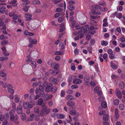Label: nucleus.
I'll use <instances>...</instances> for the list:
<instances>
[{"mask_svg":"<svg viewBox=\"0 0 125 125\" xmlns=\"http://www.w3.org/2000/svg\"><path fill=\"white\" fill-rule=\"evenodd\" d=\"M50 111V109H48L46 106H44L42 107V109L38 113V115L41 116L43 114H47L49 113Z\"/></svg>","mask_w":125,"mask_h":125,"instance_id":"nucleus-1","label":"nucleus"},{"mask_svg":"<svg viewBox=\"0 0 125 125\" xmlns=\"http://www.w3.org/2000/svg\"><path fill=\"white\" fill-rule=\"evenodd\" d=\"M53 97V95L52 94H49L48 93L45 94L43 96V99L44 100H47L51 99Z\"/></svg>","mask_w":125,"mask_h":125,"instance_id":"nucleus-2","label":"nucleus"},{"mask_svg":"<svg viewBox=\"0 0 125 125\" xmlns=\"http://www.w3.org/2000/svg\"><path fill=\"white\" fill-rule=\"evenodd\" d=\"M115 93L119 99H121L122 98V95L120 90L118 89H116Z\"/></svg>","mask_w":125,"mask_h":125,"instance_id":"nucleus-3","label":"nucleus"},{"mask_svg":"<svg viewBox=\"0 0 125 125\" xmlns=\"http://www.w3.org/2000/svg\"><path fill=\"white\" fill-rule=\"evenodd\" d=\"M70 114L72 115H76V116H78L80 115L79 112H77L76 110H71L70 112Z\"/></svg>","mask_w":125,"mask_h":125,"instance_id":"nucleus-4","label":"nucleus"},{"mask_svg":"<svg viewBox=\"0 0 125 125\" xmlns=\"http://www.w3.org/2000/svg\"><path fill=\"white\" fill-rule=\"evenodd\" d=\"M43 84L45 88H50L52 86V83H48L46 81H44L43 83Z\"/></svg>","mask_w":125,"mask_h":125,"instance_id":"nucleus-5","label":"nucleus"},{"mask_svg":"<svg viewBox=\"0 0 125 125\" xmlns=\"http://www.w3.org/2000/svg\"><path fill=\"white\" fill-rule=\"evenodd\" d=\"M51 66L52 68H53L54 69L56 70L58 69V68L59 66V64L58 63L53 62L51 64Z\"/></svg>","mask_w":125,"mask_h":125,"instance_id":"nucleus-6","label":"nucleus"},{"mask_svg":"<svg viewBox=\"0 0 125 125\" xmlns=\"http://www.w3.org/2000/svg\"><path fill=\"white\" fill-rule=\"evenodd\" d=\"M1 49L2 51V53L3 55L6 56L9 55V53L6 52V48L4 46H2L1 48Z\"/></svg>","mask_w":125,"mask_h":125,"instance_id":"nucleus-7","label":"nucleus"},{"mask_svg":"<svg viewBox=\"0 0 125 125\" xmlns=\"http://www.w3.org/2000/svg\"><path fill=\"white\" fill-rule=\"evenodd\" d=\"M82 82V80L79 79H75L73 81V82L74 84H79Z\"/></svg>","mask_w":125,"mask_h":125,"instance_id":"nucleus-8","label":"nucleus"},{"mask_svg":"<svg viewBox=\"0 0 125 125\" xmlns=\"http://www.w3.org/2000/svg\"><path fill=\"white\" fill-rule=\"evenodd\" d=\"M40 111H41V110H40L39 107L38 106L35 107L34 108V111L36 113L37 116H40L38 115V113L40 112Z\"/></svg>","mask_w":125,"mask_h":125,"instance_id":"nucleus-9","label":"nucleus"},{"mask_svg":"<svg viewBox=\"0 0 125 125\" xmlns=\"http://www.w3.org/2000/svg\"><path fill=\"white\" fill-rule=\"evenodd\" d=\"M32 16L31 15L29 14H26L25 16V17L26 18L25 20L26 21H28L29 20L31 19Z\"/></svg>","mask_w":125,"mask_h":125,"instance_id":"nucleus-10","label":"nucleus"},{"mask_svg":"<svg viewBox=\"0 0 125 125\" xmlns=\"http://www.w3.org/2000/svg\"><path fill=\"white\" fill-rule=\"evenodd\" d=\"M115 115L116 117V119L115 120H116L119 117V115L118 113V110L116 108L115 110Z\"/></svg>","mask_w":125,"mask_h":125,"instance_id":"nucleus-11","label":"nucleus"},{"mask_svg":"<svg viewBox=\"0 0 125 125\" xmlns=\"http://www.w3.org/2000/svg\"><path fill=\"white\" fill-rule=\"evenodd\" d=\"M17 113L19 114H20L22 112V107L21 106H18L17 108Z\"/></svg>","mask_w":125,"mask_h":125,"instance_id":"nucleus-12","label":"nucleus"},{"mask_svg":"<svg viewBox=\"0 0 125 125\" xmlns=\"http://www.w3.org/2000/svg\"><path fill=\"white\" fill-rule=\"evenodd\" d=\"M14 101L16 103H18L20 101V98L19 96L17 94L14 95Z\"/></svg>","mask_w":125,"mask_h":125,"instance_id":"nucleus-13","label":"nucleus"},{"mask_svg":"<svg viewBox=\"0 0 125 125\" xmlns=\"http://www.w3.org/2000/svg\"><path fill=\"white\" fill-rule=\"evenodd\" d=\"M66 100L68 101H71L74 99L73 97L70 95H67L66 98Z\"/></svg>","mask_w":125,"mask_h":125,"instance_id":"nucleus-14","label":"nucleus"},{"mask_svg":"<svg viewBox=\"0 0 125 125\" xmlns=\"http://www.w3.org/2000/svg\"><path fill=\"white\" fill-rule=\"evenodd\" d=\"M29 41L31 43L34 44H36L37 42V41L36 39L33 40L31 38L29 39Z\"/></svg>","mask_w":125,"mask_h":125,"instance_id":"nucleus-15","label":"nucleus"},{"mask_svg":"<svg viewBox=\"0 0 125 125\" xmlns=\"http://www.w3.org/2000/svg\"><path fill=\"white\" fill-rule=\"evenodd\" d=\"M92 8L94 9L99 10L101 11L102 7L100 6L97 5H93L92 6Z\"/></svg>","mask_w":125,"mask_h":125,"instance_id":"nucleus-16","label":"nucleus"},{"mask_svg":"<svg viewBox=\"0 0 125 125\" xmlns=\"http://www.w3.org/2000/svg\"><path fill=\"white\" fill-rule=\"evenodd\" d=\"M111 67L114 69H116L118 67L116 65L111 62Z\"/></svg>","mask_w":125,"mask_h":125,"instance_id":"nucleus-17","label":"nucleus"},{"mask_svg":"<svg viewBox=\"0 0 125 125\" xmlns=\"http://www.w3.org/2000/svg\"><path fill=\"white\" fill-rule=\"evenodd\" d=\"M43 102V99L41 98H39L38 101V104L39 105H41Z\"/></svg>","mask_w":125,"mask_h":125,"instance_id":"nucleus-18","label":"nucleus"},{"mask_svg":"<svg viewBox=\"0 0 125 125\" xmlns=\"http://www.w3.org/2000/svg\"><path fill=\"white\" fill-rule=\"evenodd\" d=\"M109 118V116L108 115L105 114L103 116V119L104 121H106L108 120Z\"/></svg>","mask_w":125,"mask_h":125,"instance_id":"nucleus-19","label":"nucleus"},{"mask_svg":"<svg viewBox=\"0 0 125 125\" xmlns=\"http://www.w3.org/2000/svg\"><path fill=\"white\" fill-rule=\"evenodd\" d=\"M125 87V84L124 82H121L120 83L119 86V88L121 89H123Z\"/></svg>","mask_w":125,"mask_h":125,"instance_id":"nucleus-20","label":"nucleus"},{"mask_svg":"<svg viewBox=\"0 0 125 125\" xmlns=\"http://www.w3.org/2000/svg\"><path fill=\"white\" fill-rule=\"evenodd\" d=\"M59 81L58 79L56 78H54L52 80V82L54 84H56L58 83Z\"/></svg>","mask_w":125,"mask_h":125,"instance_id":"nucleus-21","label":"nucleus"},{"mask_svg":"<svg viewBox=\"0 0 125 125\" xmlns=\"http://www.w3.org/2000/svg\"><path fill=\"white\" fill-rule=\"evenodd\" d=\"M61 28L60 30V32H62L63 31L65 30V27L64 26V24H62L60 25Z\"/></svg>","mask_w":125,"mask_h":125,"instance_id":"nucleus-22","label":"nucleus"},{"mask_svg":"<svg viewBox=\"0 0 125 125\" xmlns=\"http://www.w3.org/2000/svg\"><path fill=\"white\" fill-rule=\"evenodd\" d=\"M6 10V8L4 6H2L0 9V11L1 13L2 14L4 13L5 11Z\"/></svg>","mask_w":125,"mask_h":125,"instance_id":"nucleus-23","label":"nucleus"},{"mask_svg":"<svg viewBox=\"0 0 125 125\" xmlns=\"http://www.w3.org/2000/svg\"><path fill=\"white\" fill-rule=\"evenodd\" d=\"M108 43L107 41L102 40L101 42V45L103 46H106L108 44Z\"/></svg>","mask_w":125,"mask_h":125,"instance_id":"nucleus-24","label":"nucleus"},{"mask_svg":"<svg viewBox=\"0 0 125 125\" xmlns=\"http://www.w3.org/2000/svg\"><path fill=\"white\" fill-rule=\"evenodd\" d=\"M67 104L70 106H73L75 104V103L73 102H68L67 103Z\"/></svg>","mask_w":125,"mask_h":125,"instance_id":"nucleus-25","label":"nucleus"},{"mask_svg":"<svg viewBox=\"0 0 125 125\" xmlns=\"http://www.w3.org/2000/svg\"><path fill=\"white\" fill-rule=\"evenodd\" d=\"M57 88L56 87L54 86L52 87L51 90V92L52 94H54L56 92Z\"/></svg>","mask_w":125,"mask_h":125,"instance_id":"nucleus-26","label":"nucleus"},{"mask_svg":"<svg viewBox=\"0 0 125 125\" xmlns=\"http://www.w3.org/2000/svg\"><path fill=\"white\" fill-rule=\"evenodd\" d=\"M32 3L33 4H40V2L38 0H34L32 2Z\"/></svg>","mask_w":125,"mask_h":125,"instance_id":"nucleus-27","label":"nucleus"},{"mask_svg":"<svg viewBox=\"0 0 125 125\" xmlns=\"http://www.w3.org/2000/svg\"><path fill=\"white\" fill-rule=\"evenodd\" d=\"M83 31L82 30L79 31L78 32V33L80 35V38H82L83 37L84 35L83 33Z\"/></svg>","mask_w":125,"mask_h":125,"instance_id":"nucleus-28","label":"nucleus"},{"mask_svg":"<svg viewBox=\"0 0 125 125\" xmlns=\"http://www.w3.org/2000/svg\"><path fill=\"white\" fill-rule=\"evenodd\" d=\"M21 117L22 120L24 121L26 119V116L25 114L23 113H22L21 115Z\"/></svg>","mask_w":125,"mask_h":125,"instance_id":"nucleus-29","label":"nucleus"},{"mask_svg":"<svg viewBox=\"0 0 125 125\" xmlns=\"http://www.w3.org/2000/svg\"><path fill=\"white\" fill-rule=\"evenodd\" d=\"M65 95V91L63 90H62L60 93V96L62 98L64 97Z\"/></svg>","mask_w":125,"mask_h":125,"instance_id":"nucleus-30","label":"nucleus"},{"mask_svg":"<svg viewBox=\"0 0 125 125\" xmlns=\"http://www.w3.org/2000/svg\"><path fill=\"white\" fill-rule=\"evenodd\" d=\"M119 102V100L118 99H115L113 101V104L115 105H117Z\"/></svg>","mask_w":125,"mask_h":125,"instance_id":"nucleus-31","label":"nucleus"},{"mask_svg":"<svg viewBox=\"0 0 125 125\" xmlns=\"http://www.w3.org/2000/svg\"><path fill=\"white\" fill-rule=\"evenodd\" d=\"M59 72V70L58 69L56 70V71H54L52 72V74L53 75H57L58 74Z\"/></svg>","mask_w":125,"mask_h":125,"instance_id":"nucleus-32","label":"nucleus"},{"mask_svg":"<svg viewBox=\"0 0 125 125\" xmlns=\"http://www.w3.org/2000/svg\"><path fill=\"white\" fill-rule=\"evenodd\" d=\"M101 105L104 108H106L107 106V104L105 101H103L102 102Z\"/></svg>","mask_w":125,"mask_h":125,"instance_id":"nucleus-33","label":"nucleus"},{"mask_svg":"<svg viewBox=\"0 0 125 125\" xmlns=\"http://www.w3.org/2000/svg\"><path fill=\"white\" fill-rule=\"evenodd\" d=\"M69 9L70 10H72L75 9V7L74 6L71 5H70L68 7Z\"/></svg>","mask_w":125,"mask_h":125,"instance_id":"nucleus-34","label":"nucleus"},{"mask_svg":"<svg viewBox=\"0 0 125 125\" xmlns=\"http://www.w3.org/2000/svg\"><path fill=\"white\" fill-rule=\"evenodd\" d=\"M55 54L56 55H61L63 54L64 53L62 51V52L56 51L55 52Z\"/></svg>","mask_w":125,"mask_h":125,"instance_id":"nucleus-35","label":"nucleus"},{"mask_svg":"<svg viewBox=\"0 0 125 125\" xmlns=\"http://www.w3.org/2000/svg\"><path fill=\"white\" fill-rule=\"evenodd\" d=\"M23 107L25 109H27L29 108L28 103L27 102H25L23 104Z\"/></svg>","mask_w":125,"mask_h":125,"instance_id":"nucleus-36","label":"nucleus"},{"mask_svg":"<svg viewBox=\"0 0 125 125\" xmlns=\"http://www.w3.org/2000/svg\"><path fill=\"white\" fill-rule=\"evenodd\" d=\"M8 58L6 56L4 57H0V60L2 61L4 60H8Z\"/></svg>","mask_w":125,"mask_h":125,"instance_id":"nucleus-37","label":"nucleus"},{"mask_svg":"<svg viewBox=\"0 0 125 125\" xmlns=\"http://www.w3.org/2000/svg\"><path fill=\"white\" fill-rule=\"evenodd\" d=\"M57 117L58 119H62L64 117V116L61 114H58L57 115Z\"/></svg>","mask_w":125,"mask_h":125,"instance_id":"nucleus-38","label":"nucleus"},{"mask_svg":"<svg viewBox=\"0 0 125 125\" xmlns=\"http://www.w3.org/2000/svg\"><path fill=\"white\" fill-rule=\"evenodd\" d=\"M0 76L2 77H4L6 76V74L4 72L2 71H0Z\"/></svg>","mask_w":125,"mask_h":125,"instance_id":"nucleus-39","label":"nucleus"},{"mask_svg":"<svg viewBox=\"0 0 125 125\" xmlns=\"http://www.w3.org/2000/svg\"><path fill=\"white\" fill-rule=\"evenodd\" d=\"M60 46L61 47V49H60V50H62L64 49V45L63 43H61L59 44Z\"/></svg>","mask_w":125,"mask_h":125,"instance_id":"nucleus-40","label":"nucleus"},{"mask_svg":"<svg viewBox=\"0 0 125 125\" xmlns=\"http://www.w3.org/2000/svg\"><path fill=\"white\" fill-rule=\"evenodd\" d=\"M35 95L33 94H31L30 97V99L31 100H33L34 99Z\"/></svg>","mask_w":125,"mask_h":125,"instance_id":"nucleus-41","label":"nucleus"},{"mask_svg":"<svg viewBox=\"0 0 125 125\" xmlns=\"http://www.w3.org/2000/svg\"><path fill=\"white\" fill-rule=\"evenodd\" d=\"M93 13L97 15H100L101 14V12L99 10H95L94 11Z\"/></svg>","mask_w":125,"mask_h":125,"instance_id":"nucleus-42","label":"nucleus"},{"mask_svg":"<svg viewBox=\"0 0 125 125\" xmlns=\"http://www.w3.org/2000/svg\"><path fill=\"white\" fill-rule=\"evenodd\" d=\"M31 64L32 65L34 68H36V63L34 61H31Z\"/></svg>","mask_w":125,"mask_h":125,"instance_id":"nucleus-43","label":"nucleus"},{"mask_svg":"<svg viewBox=\"0 0 125 125\" xmlns=\"http://www.w3.org/2000/svg\"><path fill=\"white\" fill-rule=\"evenodd\" d=\"M9 43L8 41L7 40L3 41L1 43V45L2 46H3L5 44H7Z\"/></svg>","mask_w":125,"mask_h":125,"instance_id":"nucleus-44","label":"nucleus"},{"mask_svg":"<svg viewBox=\"0 0 125 125\" xmlns=\"http://www.w3.org/2000/svg\"><path fill=\"white\" fill-rule=\"evenodd\" d=\"M16 0H13L11 1L10 3L11 4H13V6H15L16 5Z\"/></svg>","mask_w":125,"mask_h":125,"instance_id":"nucleus-45","label":"nucleus"},{"mask_svg":"<svg viewBox=\"0 0 125 125\" xmlns=\"http://www.w3.org/2000/svg\"><path fill=\"white\" fill-rule=\"evenodd\" d=\"M119 108L120 110H123L124 108V105L123 104H120L119 105Z\"/></svg>","mask_w":125,"mask_h":125,"instance_id":"nucleus-46","label":"nucleus"},{"mask_svg":"<svg viewBox=\"0 0 125 125\" xmlns=\"http://www.w3.org/2000/svg\"><path fill=\"white\" fill-rule=\"evenodd\" d=\"M84 80L86 83L90 81V77L86 76L84 78Z\"/></svg>","mask_w":125,"mask_h":125,"instance_id":"nucleus-47","label":"nucleus"},{"mask_svg":"<svg viewBox=\"0 0 125 125\" xmlns=\"http://www.w3.org/2000/svg\"><path fill=\"white\" fill-rule=\"evenodd\" d=\"M123 7L122 6H120L118 7L117 8V11H121L123 10Z\"/></svg>","mask_w":125,"mask_h":125,"instance_id":"nucleus-48","label":"nucleus"},{"mask_svg":"<svg viewBox=\"0 0 125 125\" xmlns=\"http://www.w3.org/2000/svg\"><path fill=\"white\" fill-rule=\"evenodd\" d=\"M29 107L31 108H32L33 106V103L32 102H30L28 103Z\"/></svg>","mask_w":125,"mask_h":125,"instance_id":"nucleus-49","label":"nucleus"},{"mask_svg":"<svg viewBox=\"0 0 125 125\" xmlns=\"http://www.w3.org/2000/svg\"><path fill=\"white\" fill-rule=\"evenodd\" d=\"M18 17V15L17 14H14L13 16L12 19L13 20H15L17 19Z\"/></svg>","mask_w":125,"mask_h":125,"instance_id":"nucleus-50","label":"nucleus"},{"mask_svg":"<svg viewBox=\"0 0 125 125\" xmlns=\"http://www.w3.org/2000/svg\"><path fill=\"white\" fill-rule=\"evenodd\" d=\"M109 57L110 59H114L115 58V56L114 54H113V53L110 54L109 55Z\"/></svg>","mask_w":125,"mask_h":125,"instance_id":"nucleus-51","label":"nucleus"},{"mask_svg":"<svg viewBox=\"0 0 125 125\" xmlns=\"http://www.w3.org/2000/svg\"><path fill=\"white\" fill-rule=\"evenodd\" d=\"M29 8V6H26L24 7L23 8L25 12H26L28 10V9Z\"/></svg>","mask_w":125,"mask_h":125,"instance_id":"nucleus-52","label":"nucleus"},{"mask_svg":"<svg viewBox=\"0 0 125 125\" xmlns=\"http://www.w3.org/2000/svg\"><path fill=\"white\" fill-rule=\"evenodd\" d=\"M107 10V9L106 7H104L103 8H101V12H104L106 11Z\"/></svg>","mask_w":125,"mask_h":125,"instance_id":"nucleus-53","label":"nucleus"},{"mask_svg":"<svg viewBox=\"0 0 125 125\" xmlns=\"http://www.w3.org/2000/svg\"><path fill=\"white\" fill-rule=\"evenodd\" d=\"M14 116L13 115H10V120L11 122H12L14 120Z\"/></svg>","mask_w":125,"mask_h":125,"instance_id":"nucleus-54","label":"nucleus"},{"mask_svg":"<svg viewBox=\"0 0 125 125\" xmlns=\"http://www.w3.org/2000/svg\"><path fill=\"white\" fill-rule=\"evenodd\" d=\"M66 92L68 94H71L73 93V91L71 89L67 90L66 91Z\"/></svg>","mask_w":125,"mask_h":125,"instance_id":"nucleus-55","label":"nucleus"},{"mask_svg":"<svg viewBox=\"0 0 125 125\" xmlns=\"http://www.w3.org/2000/svg\"><path fill=\"white\" fill-rule=\"evenodd\" d=\"M44 94V93L43 90L40 91L39 95L40 97L42 96Z\"/></svg>","mask_w":125,"mask_h":125,"instance_id":"nucleus-56","label":"nucleus"},{"mask_svg":"<svg viewBox=\"0 0 125 125\" xmlns=\"http://www.w3.org/2000/svg\"><path fill=\"white\" fill-rule=\"evenodd\" d=\"M15 14V12L13 11L10 12L9 14V16L10 17H12Z\"/></svg>","mask_w":125,"mask_h":125,"instance_id":"nucleus-57","label":"nucleus"},{"mask_svg":"<svg viewBox=\"0 0 125 125\" xmlns=\"http://www.w3.org/2000/svg\"><path fill=\"white\" fill-rule=\"evenodd\" d=\"M76 21L74 20H73L71 22L72 27L73 28L75 27V23H76Z\"/></svg>","mask_w":125,"mask_h":125,"instance_id":"nucleus-58","label":"nucleus"},{"mask_svg":"<svg viewBox=\"0 0 125 125\" xmlns=\"http://www.w3.org/2000/svg\"><path fill=\"white\" fill-rule=\"evenodd\" d=\"M24 101L23 100H21V101L19 102V104L20 105L19 106H21L22 107V106L24 104Z\"/></svg>","mask_w":125,"mask_h":125,"instance_id":"nucleus-59","label":"nucleus"},{"mask_svg":"<svg viewBox=\"0 0 125 125\" xmlns=\"http://www.w3.org/2000/svg\"><path fill=\"white\" fill-rule=\"evenodd\" d=\"M78 87V86L77 85H73L71 86V88L72 89H74L77 88Z\"/></svg>","mask_w":125,"mask_h":125,"instance_id":"nucleus-60","label":"nucleus"},{"mask_svg":"<svg viewBox=\"0 0 125 125\" xmlns=\"http://www.w3.org/2000/svg\"><path fill=\"white\" fill-rule=\"evenodd\" d=\"M8 92L12 94H13L14 91V90L12 89V88L8 89Z\"/></svg>","mask_w":125,"mask_h":125,"instance_id":"nucleus-61","label":"nucleus"},{"mask_svg":"<svg viewBox=\"0 0 125 125\" xmlns=\"http://www.w3.org/2000/svg\"><path fill=\"white\" fill-rule=\"evenodd\" d=\"M105 113V111L104 110H103L102 111L100 112L99 113V115H102Z\"/></svg>","mask_w":125,"mask_h":125,"instance_id":"nucleus-62","label":"nucleus"},{"mask_svg":"<svg viewBox=\"0 0 125 125\" xmlns=\"http://www.w3.org/2000/svg\"><path fill=\"white\" fill-rule=\"evenodd\" d=\"M107 52L108 54H110L113 53V51L111 49H109L107 50Z\"/></svg>","mask_w":125,"mask_h":125,"instance_id":"nucleus-63","label":"nucleus"},{"mask_svg":"<svg viewBox=\"0 0 125 125\" xmlns=\"http://www.w3.org/2000/svg\"><path fill=\"white\" fill-rule=\"evenodd\" d=\"M63 21V19L61 17H59L58 18V21L59 22H61Z\"/></svg>","mask_w":125,"mask_h":125,"instance_id":"nucleus-64","label":"nucleus"}]
</instances>
